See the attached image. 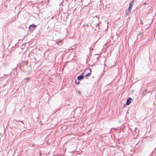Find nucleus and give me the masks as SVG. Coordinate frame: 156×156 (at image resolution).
<instances>
[{"instance_id": "obj_11", "label": "nucleus", "mask_w": 156, "mask_h": 156, "mask_svg": "<svg viewBox=\"0 0 156 156\" xmlns=\"http://www.w3.org/2000/svg\"><path fill=\"white\" fill-rule=\"evenodd\" d=\"M61 42V41H58V42Z\"/></svg>"}, {"instance_id": "obj_4", "label": "nucleus", "mask_w": 156, "mask_h": 156, "mask_svg": "<svg viewBox=\"0 0 156 156\" xmlns=\"http://www.w3.org/2000/svg\"><path fill=\"white\" fill-rule=\"evenodd\" d=\"M134 4V0H133L129 4V8H131L133 6V5Z\"/></svg>"}, {"instance_id": "obj_8", "label": "nucleus", "mask_w": 156, "mask_h": 156, "mask_svg": "<svg viewBox=\"0 0 156 156\" xmlns=\"http://www.w3.org/2000/svg\"><path fill=\"white\" fill-rule=\"evenodd\" d=\"M131 8H128L127 9L129 10V11H130V12H131Z\"/></svg>"}, {"instance_id": "obj_6", "label": "nucleus", "mask_w": 156, "mask_h": 156, "mask_svg": "<svg viewBox=\"0 0 156 156\" xmlns=\"http://www.w3.org/2000/svg\"><path fill=\"white\" fill-rule=\"evenodd\" d=\"M131 12H130V11L127 9L126 11L125 14L126 15H129L131 13Z\"/></svg>"}, {"instance_id": "obj_2", "label": "nucleus", "mask_w": 156, "mask_h": 156, "mask_svg": "<svg viewBox=\"0 0 156 156\" xmlns=\"http://www.w3.org/2000/svg\"><path fill=\"white\" fill-rule=\"evenodd\" d=\"M89 70V71L90 72L89 73H88L85 76L86 77L89 76L91 74V73L92 72L91 69H90L87 68V69H86V70Z\"/></svg>"}, {"instance_id": "obj_5", "label": "nucleus", "mask_w": 156, "mask_h": 156, "mask_svg": "<svg viewBox=\"0 0 156 156\" xmlns=\"http://www.w3.org/2000/svg\"><path fill=\"white\" fill-rule=\"evenodd\" d=\"M83 75H81L77 77V79L78 80H80L83 79Z\"/></svg>"}, {"instance_id": "obj_7", "label": "nucleus", "mask_w": 156, "mask_h": 156, "mask_svg": "<svg viewBox=\"0 0 156 156\" xmlns=\"http://www.w3.org/2000/svg\"><path fill=\"white\" fill-rule=\"evenodd\" d=\"M75 83L76 84H78L80 83V82L79 81L76 80L75 81Z\"/></svg>"}, {"instance_id": "obj_1", "label": "nucleus", "mask_w": 156, "mask_h": 156, "mask_svg": "<svg viewBox=\"0 0 156 156\" xmlns=\"http://www.w3.org/2000/svg\"><path fill=\"white\" fill-rule=\"evenodd\" d=\"M36 27L35 25L34 24H32L29 27V29L30 30H33Z\"/></svg>"}, {"instance_id": "obj_10", "label": "nucleus", "mask_w": 156, "mask_h": 156, "mask_svg": "<svg viewBox=\"0 0 156 156\" xmlns=\"http://www.w3.org/2000/svg\"><path fill=\"white\" fill-rule=\"evenodd\" d=\"M144 5H145V4H146V3H144Z\"/></svg>"}, {"instance_id": "obj_3", "label": "nucleus", "mask_w": 156, "mask_h": 156, "mask_svg": "<svg viewBox=\"0 0 156 156\" xmlns=\"http://www.w3.org/2000/svg\"><path fill=\"white\" fill-rule=\"evenodd\" d=\"M132 99L130 98H128L126 102V105H129L131 102Z\"/></svg>"}, {"instance_id": "obj_9", "label": "nucleus", "mask_w": 156, "mask_h": 156, "mask_svg": "<svg viewBox=\"0 0 156 156\" xmlns=\"http://www.w3.org/2000/svg\"><path fill=\"white\" fill-rule=\"evenodd\" d=\"M137 129V128H135V130H136Z\"/></svg>"}]
</instances>
